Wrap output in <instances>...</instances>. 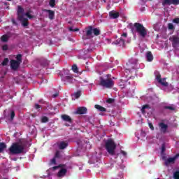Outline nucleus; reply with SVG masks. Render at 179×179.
I'll use <instances>...</instances> for the list:
<instances>
[{
	"instance_id": "1",
	"label": "nucleus",
	"mask_w": 179,
	"mask_h": 179,
	"mask_svg": "<svg viewBox=\"0 0 179 179\" xmlns=\"http://www.w3.org/2000/svg\"><path fill=\"white\" fill-rule=\"evenodd\" d=\"M114 80L111 78V74H106L99 78V85L105 89H113L114 87Z\"/></svg>"
},
{
	"instance_id": "2",
	"label": "nucleus",
	"mask_w": 179,
	"mask_h": 179,
	"mask_svg": "<svg viewBox=\"0 0 179 179\" xmlns=\"http://www.w3.org/2000/svg\"><path fill=\"white\" fill-rule=\"evenodd\" d=\"M134 27L135 29V31L138 33V36H141V37H143V38H145V37L148 36V29L145 28L143 24L139 22H135L134 24Z\"/></svg>"
},
{
	"instance_id": "3",
	"label": "nucleus",
	"mask_w": 179,
	"mask_h": 179,
	"mask_svg": "<svg viewBox=\"0 0 179 179\" xmlns=\"http://www.w3.org/2000/svg\"><path fill=\"white\" fill-rule=\"evenodd\" d=\"M24 150V146L19 144V143H13L9 148L11 155H20Z\"/></svg>"
},
{
	"instance_id": "4",
	"label": "nucleus",
	"mask_w": 179,
	"mask_h": 179,
	"mask_svg": "<svg viewBox=\"0 0 179 179\" xmlns=\"http://www.w3.org/2000/svg\"><path fill=\"white\" fill-rule=\"evenodd\" d=\"M105 148L110 156H114V155H115V148H117V145L114 143V141L112 139L107 140L105 144Z\"/></svg>"
},
{
	"instance_id": "5",
	"label": "nucleus",
	"mask_w": 179,
	"mask_h": 179,
	"mask_svg": "<svg viewBox=\"0 0 179 179\" xmlns=\"http://www.w3.org/2000/svg\"><path fill=\"white\" fill-rule=\"evenodd\" d=\"M86 35L83 36V38L87 39L94 34V36H100V29L98 28H94L92 26H89L85 28Z\"/></svg>"
},
{
	"instance_id": "6",
	"label": "nucleus",
	"mask_w": 179,
	"mask_h": 179,
	"mask_svg": "<svg viewBox=\"0 0 179 179\" xmlns=\"http://www.w3.org/2000/svg\"><path fill=\"white\" fill-rule=\"evenodd\" d=\"M129 71L132 69H138V59L131 58L129 59V62L127 64Z\"/></svg>"
},
{
	"instance_id": "7",
	"label": "nucleus",
	"mask_w": 179,
	"mask_h": 179,
	"mask_svg": "<svg viewBox=\"0 0 179 179\" xmlns=\"http://www.w3.org/2000/svg\"><path fill=\"white\" fill-rule=\"evenodd\" d=\"M17 16L18 20H22L24 16V9L22 7V6H17Z\"/></svg>"
},
{
	"instance_id": "8",
	"label": "nucleus",
	"mask_w": 179,
	"mask_h": 179,
	"mask_svg": "<svg viewBox=\"0 0 179 179\" xmlns=\"http://www.w3.org/2000/svg\"><path fill=\"white\" fill-rule=\"evenodd\" d=\"M169 40L172 43V46L173 48H176V47H178L179 45V37L177 36H172L171 38H169Z\"/></svg>"
},
{
	"instance_id": "9",
	"label": "nucleus",
	"mask_w": 179,
	"mask_h": 179,
	"mask_svg": "<svg viewBox=\"0 0 179 179\" xmlns=\"http://www.w3.org/2000/svg\"><path fill=\"white\" fill-rule=\"evenodd\" d=\"M10 64V68L13 69V71H17V69H19V67L20 66V62L15 59H11Z\"/></svg>"
},
{
	"instance_id": "10",
	"label": "nucleus",
	"mask_w": 179,
	"mask_h": 179,
	"mask_svg": "<svg viewBox=\"0 0 179 179\" xmlns=\"http://www.w3.org/2000/svg\"><path fill=\"white\" fill-rule=\"evenodd\" d=\"M178 157H179V154H176L173 157L168 158L165 161V166H169V164H173V163H176V160H177Z\"/></svg>"
},
{
	"instance_id": "11",
	"label": "nucleus",
	"mask_w": 179,
	"mask_h": 179,
	"mask_svg": "<svg viewBox=\"0 0 179 179\" xmlns=\"http://www.w3.org/2000/svg\"><path fill=\"white\" fill-rule=\"evenodd\" d=\"M62 80H64V82H67V83H73V82H75L73 76L71 73H69L67 76L63 77Z\"/></svg>"
},
{
	"instance_id": "12",
	"label": "nucleus",
	"mask_w": 179,
	"mask_h": 179,
	"mask_svg": "<svg viewBox=\"0 0 179 179\" xmlns=\"http://www.w3.org/2000/svg\"><path fill=\"white\" fill-rule=\"evenodd\" d=\"M159 131L162 134H166L167 129H169V125L166 124L164 122L159 123Z\"/></svg>"
},
{
	"instance_id": "13",
	"label": "nucleus",
	"mask_w": 179,
	"mask_h": 179,
	"mask_svg": "<svg viewBox=\"0 0 179 179\" xmlns=\"http://www.w3.org/2000/svg\"><path fill=\"white\" fill-rule=\"evenodd\" d=\"M13 35V34L8 32L7 34H4L1 37V41H2L3 43H8L9 38H10Z\"/></svg>"
},
{
	"instance_id": "14",
	"label": "nucleus",
	"mask_w": 179,
	"mask_h": 179,
	"mask_svg": "<svg viewBox=\"0 0 179 179\" xmlns=\"http://www.w3.org/2000/svg\"><path fill=\"white\" fill-rule=\"evenodd\" d=\"M43 12H46L47 13H48V18L50 19V20H54V17H55V11L52 10L44 9Z\"/></svg>"
},
{
	"instance_id": "15",
	"label": "nucleus",
	"mask_w": 179,
	"mask_h": 179,
	"mask_svg": "<svg viewBox=\"0 0 179 179\" xmlns=\"http://www.w3.org/2000/svg\"><path fill=\"white\" fill-rule=\"evenodd\" d=\"M87 113V108L85 106L78 107L76 110V114L83 115Z\"/></svg>"
},
{
	"instance_id": "16",
	"label": "nucleus",
	"mask_w": 179,
	"mask_h": 179,
	"mask_svg": "<svg viewBox=\"0 0 179 179\" xmlns=\"http://www.w3.org/2000/svg\"><path fill=\"white\" fill-rule=\"evenodd\" d=\"M109 16L111 19H118L120 17V13L112 10L109 12Z\"/></svg>"
},
{
	"instance_id": "17",
	"label": "nucleus",
	"mask_w": 179,
	"mask_h": 179,
	"mask_svg": "<svg viewBox=\"0 0 179 179\" xmlns=\"http://www.w3.org/2000/svg\"><path fill=\"white\" fill-rule=\"evenodd\" d=\"M61 117L63 121H65L66 122H69V124H72V118H71V116L68 115H62Z\"/></svg>"
},
{
	"instance_id": "18",
	"label": "nucleus",
	"mask_w": 179,
	"mask_h": 179,
	"mask_svg": "<svg viewBox=\"0 0 179 179\" xmlns=\"http://www.w3.org/2000/svg\"><path fill=\"white\" fill-rule=\"evenodd\" d=\"M67 170L66 169H62L61 170L59 171L57 173V177L61 178V177H65L67 173Z\"/></svg>"
},
{
	"instance_id": "19",
	"label": "nucleus",
	"mask_w": 179,
	"mask_h": 179,
	"mask_svg": "<svg viewBox=\"0 0 179 179\" xmlns=\"http://www.w3.org/2000/svg\"><path fill=\"white\" fill-rule=\"evenodd\" d=\"M20 22H21L22 25L24 27H27V26H29V20L27 18H24V16L22 17V20H18Z\"/></svg>"
},
{
	"instance_id": "20",
	"label": "nucleus",
	"mask_w": 179,
	"mask_h": 179,
	"mask_svg": "<svg viewBox=\"0 0 179 179\" xmlns=\"http://www.w3.org/2000/svg\"><path fill=\"white\" fill-rule=\"evenodd\" d=\"M146 58L148 62H152V61H153V55H152V52L150 51L147 52Z\"/></svg>"
},
{
	"instance_id": "21",
	"label": "nucleus",
	"mask_w": 179,
	"mask_h": 179,
	"mask_svg": "<svg viewBox=\"0 0 179 179\" xmlns=\"http://www.w3.org/2000/svg\"><path fill=\"white\" fill-rule=\"evenodd\" d=\"M68 148V143L62 141L59 145V148L63 150L64 149H66Z\"/></svg>"
},
{
	"instance_id": "22",
	"label": "nucleus",
	"mask_w": 179,
	"mask_h": 179,
	"mask_svg": "<svg viewBox=\"0 0 179 179\" xmlns=\"http://www.w3.org/2000/svg\"><path fill=\"white\" fill-rule=\"evenodd\" d=\"M164 110H169V111H176V107L174 105L171 106H164Z\"/></svg>"
},
{
	"instance_id": "23",
	"label": "nucleus",
	"mask_w": 179,
	"mask_h": 179,
	"mask_svg": "<svg viewBox=\"0 0 179 179\" xmlns=\"http://www.w3.org/2000/svg\"><path fill=\"white\" fill-rule=\"evenodd\" d=\"M95 108H96V110H98L99 111H101L102 113L107 111V109H106V108L100 105H95Z\"/></svg>"
},
{
	"instance_id": "24",
	"label": "nucleus",
	"mask_w": 179,
	"mask_h": 179,
	"mask_svg": "<svg viewBox=\"0 0 179 179\" xmlns=\"http://www.w3.org/2000/svg\"><path fill=\"white\" fill-rule=\"evenodd\" d=\"M166 5H168V6L173 5V1L172 0H163L162 6H166Z\"/></svg>"
},
{
	"instance_id": "25",
	"label": "nucleus",
	"mask_w": 179,
	"mask_h": 179,
	"mask_svg": "<svg viewBox=\"0 0 179 179\" xmlns=\"http://www.w3.org/2000/svg\"><path fill=\"white\" fill-rule=\"evenodd\" d=\"M41 65H42V66H48V65H50V62L44 59L41 61Z\"/></svg>"
},
{
	"instance_id": "26",
	"label": "nucleus",
	"mask_w": 179,
	"mask_h": 179,
	"mask_svg": "<svg viewBox=\"0 0 179 179\" xmlns=\"http://www.w3.org/2000/svg\"><path fill=\"white\" fill-rule=\"evenodd\" d=\"M7 145L5 143H0V153H3V150L6 149Z\"/></svg>"
},
{
	"instance_id": "27",
	"label": "nucleus",
	"mask_w": 179,
	"mask_h": 179,
	"mask_svg": "<svg viewBox=\"0 0 179 179\" xmlns=\"http://www.w3.org/2000/svg\"><path fill=\"white\" fill-rule=\"evenodd\" d=\"M155 75L156 76L157 82H162V75H160V73H159V71H155Z\"/></svg>"
},
{
	"instance_id": "28",
	"label": "nucleus",
	"mask_w": 179,
	"mask_h": 179,
	"mask_svg": "<svg viewBox=\"0 0 179 179\" xmlns=\"http://www.w3.org/2000/svg\"><path fill=\"white\" fill-rule=\"evenodd\" d=\"M115 44L118 45V44H122V45H124L125 44V40L120 38L117 39L115 41Z\"/></svg>"
},
{
	"instance_id": "29",
	"label": "nucleus",
	"mask_w": 179,
	"mask_h": 179,
	"mask_svg": "<svg viewBox=\"0 0 179 179\" xmlns=\"http://www.w3.org/2000/svg\"><path fill=\"white\" fill-rule=\"evenodd\" d=\"M158 83H160L162 86H165L166 87L169 86V83L166 81V78H163L161 80V82H158Z\"/></svg>"
},
{
	"instance_id": "30",
	"label": "nucleus",
	"mask_w": 179,
	"mask_h": 179,
	"mask_svg": "<svg viewBox=\"0 0 179 179\" xmlns=\"http://www.w3.org/2000/svg\"><path fill=\"white\" fill-rule=\"evenodd\" d=\"M81 93H82V92L80 90L77 91L76 92H75L73 94V96H74L75 99H79V97H80V96H81Z\"/></svg>"
},
{
	"instance_id": "31",
	"label": "nucleus",
	"mask_w": 179,
	"mask_h": 179,
	"mask_svg": "<svg viewBox=\"0 0 179 179\" xmlns=\"http://www.w3.org/2000/svg\"><path fill=\"white\" fill-rule=\"evenodd\" d=\"M72 71L75 73H78V72H79L78 69V66L76 64H73L72 66Z\"/></svg>"
},
{
	"instance_id": "32",
	"label": "nucleus",
	"mask_w": 179,
	"mask_h": 179,
	"mask_svg": "<svg viewBox=\"0 0 179 179\" xmlns=\"http://www.w3.org/2000/svg\"><path fill=\"white\" fill-rule=\"evenodd\" d=\"M146 108H150L149 105H144L142 108H141V113L142 114H145L146 112L145 111V110H146Z\"/></svg>"
},
{
	"instance_id": "33",
	"label": "nucleus",
	"mask_w": 179,
	"mask_h": 179,
	"mask_svg": "<svg viewBox=\"0 0 179 179\" xmlns=\"http://www.w3.org/2000/svg\"><path fill=\"white\" fill-rule=\"evenodd\" d=\"M16 59H17L16 60L17 62H20V64H22V55L20 54L17 55Z\"/></svg>"
},
{
	"instance_id": "34",
	"label": "nucleus",
	"mask_w": 179,
	"mask_h": 179,
	"mask_svg": "<svg viewBox=\"0 0 179 179\" xmlns=\"http://www.w3.org/2000/svg\"><path fill=\"white\" fill-rule=\"evenodd\" d=\"M8 62H9V59L5 58V59H3V61L2 62V63H1V65H2L3 66H6V65H8Z\"/></svg>"
},
{
	"instance_id": "35",
	"label": "nucleus",
	"mask_w": 179,
	"mask_h": 179,
	"mask_svg": "<svg viewBox=\"0 0 179 179\" xmlns=\"http://www.w3.org/2000/svg\"><path fill=\"white\" fill-rule=\"evenodd\" d=\"M55 1L56 0H50L49 5L51 8H55Z\"/></svg>"
},
{
	"instance_id": "36",
	"label": "nucleus",
	"mask_w": 179,
	"mask_h": 179,
	"mask_svg": "<svg viewBox=\"0 0 179 179\" xmlns=\"http://www.w3.org/2000/svg\"><path fill=\"white\" fill-rule=\"evenodd\" d=\"M48 121H49V119H48V117H46V116H43V117H42V118H41V122L42 123H45V122H48Z\"/></svg>"
},
{
	"instance_id": "37",
	"label": "nucleus",
	"mask_w": 179,
	"mask_h": 179,
	"mask_svg": "<svg viewBox=\"0 0 179 179\" xmlns=\"http://www.w3.org/2000/svg\"><path fill=\"white\" fill-rule=\"evenodd\" d=\"M30 12H31V11L27 12V13L24 14V15L27 16L29 19H34V15H30Z\"/></svg>"
},
{
	"instance_id": "38",
	"label": "nucleus",
	"mask_w": 179,
	"mask_h": 179,
	"mask_svg": "<svg viewBox=\"0 0 179 179\" xmlns=\"http://www.w3.org/2000/svg\"><path fill=\"white\" fill-rule=\"evenodd\" d=\"M114 101H115V99H114L113 98H109L106 100V103H108V104H113V103H114Z\"/></svg>"
},
{
	"instance_id": "39",
	"label": "nucleus",
	"mask_w": 179,
	"mask_h": 179,
	"mask_svg": "<svg viewBox=\"0 0 179 179\" xmlns=\"http://www.w3.org/2000/svg\"><path fill=\"white\" fill-rule=\"evenodd\" d=\"M173 178L179 179V171H176L173 173Z\"/></svg>"
},
{
	"instance_id": "40",
	"label": "nucleus",
	"mask_w": 179,
	"mask_h": 179,
	"mask_svg": "<svg viewBox=\"0 0 179 179\" xmlns=\"http://www.w3.org/2000/svg\"><path fill=\"white\" fill-rule=\"evenodd\" d=\"M169 30H174V25L171 23L168 24Z\"/></svg>"
},
{
	"instance_id": "41",
	"label": "nucleus",
	"mask_w": 179,
	"mask_h": 179,
	"mask_svg": "<svg viewBox=\"0 0 179 179\" xmlns=\"http://www.w3.org/2000/svg\"><path fill=\"white\" fill-rule=\"evenodd\" d=\"M61 157V154L59 153V151H57L55 155V159H59Z\"/></svg>"
},
{
	"instance_id": "42",
	"label": "nucleus",
	"mask_w": 179,
	"mask_h": 179,
	"mask_svg": "<svg viewBox=\"0 0 179 179\" xmlns=\"http://www.w3.org/2000/svg\"><path fill=\"white\" fill-rule=\"evenodd\" d=\"M149 128L151 129V131H155V127H153V124L151 122L148 123Z\"/></svg>"
},
{
	"instance_id": "43",
	"label": "nucleus",
	"mask_w": 179,
	"mask_h": 179,
	"mask_svg": "<svg viewBox=\"0 0 179 179\" xmlns=\"http://www.w3.org/2000/svg\"><path fill=\"white\" fill-rule=\"evenodd\" d=\"M172 5H179V0H172Z\"/></svg>"
},
{
	"instance_id": "44",
	"label": "nucleus",
	"mask_w": 179,
	"mask_h": 179,
	"mask_svg": "<svg viewBox=\"0 0 179 179\" xmlns=\"http://www.w3.org/2000/svg\"><path fill=\"white\" fill-rule=\"evenodd\" d=\"M173 23H176V24H179V17L174 18L173 20Z\"/></svg>"
},
{
	"instance_id": "45",
	"label": "nucleus",
	"mask_w": 179,
	"mask_h": 179,
	"mask_svg": "<svg viewBox=\"0 0 179 179\" xmlns=\"http://www.w3.org/2000/svg\"><path fill=\"white\" fill-rule=\"evenodd\" d=\"M8 45H3L2 46L3 51H8Z\"/></svg>"
},
{
	"instance_id": "46",
	"label": "nucleus",
	"mask_w": 179,
	"mask_h": 179,
	"mask_svg": "<svg viewBox=\"0 0 179 179\" xmlns=\"http://www.w3.org/2000/svg\"><path fill=\"white\" fill-rule=\"evenodd\" d=\"M34 108L36 110H38V109L41 108V106L38 105V103H36L34 106Z\"/></svg>"
},
{
	"instance_id": "47",
	"label": "nucleus",
	"mask_w": 179,
	"mask_h": 179,
	"mask_svg": "<svg viewBox=\"0 0 179 179\" xmlns=\"http://www.w3.org/2000/svg\"><path fill=\"white\" fill-rule=\"evenodd\" d=\"M51 164H57V159H55V157L51 159Z\"/></svg>"
},
{
	"instance_id": "48",
	"label": "nucleus",
	"mask_w": 179,
	"mask_h": 179,
	"mask_svg": "<svg viewBox=\"0 0 179 179\" xmlns=\"http://www.w3.org/2000/svg\"><path fill=\"white\" fill-rule=\"evenodd\" d=\"M11 22L13 24H15V26H17V22H16V20L15 19H12Z\"/></svg>"
},
{
	"instance_id": "49",
	"label": "nucleus",
	"mask_w": 179,
	"mask_h": 179,
	"mask_svg": "<svg viewBox=\"0 0 179 179\" xmlns=\"http://www.w3.org/2000/svg\"><path fill=\"white\" fill-rule=\"evenodd\" d=\"M10 118H11V120H13V118H15V112L14 111L11 112Z\"/></svg>"
},
{
	"instance_id": "50",
	"label": "nucleus",
	"mask_w": 179,
	"mask_h": 179,
	"mask_svg": "<svg viewBox=\"0 0 179 179\" xmlns=\"http://www.w3.org/2000/svg\"><path fill=\"white\" fill-rule=\"evenodd\" d=\"M59 167H62V165H59V166H53L52 169L53 170H57V169H59Z\"/></svg>"
},
{
	"instance_id": "51",
	"label": "nucleus",
	"mask_w": 179,
	"mask_h": 179,
	"mask_svg": "<svg viewBox=\"0 0 179 179\" xmlns=\"http://www.w3.org/2000/svg\"><path fill=\"white\" fill-rule=\"evenodd\" d=\"M120 153H122V155H123L124 156H127V152H125L124 150H121Z\"/></svg>"
},
{
	"instance_id": "52",
	"label": "nucleus",
	"mask_w": 179,
	"mask_h": 179,
	"mask_svg": "<svg viewBox=\"0 0 179 179\" xmlns=\"http://www.w3.org/2000/svg\"><path fill=\"white\" fill-rule=\"evenodd\" d=\"M38 101L41 104H45V101H44V100H43V99H40Z\"/></svg>"
},
{
	"instance_id": "53",
	"label": "nucleus",
	"mask_w": 179,
	"mask_h": 179,
	"mask_svg": "<svg viewBox=\"0 0 179 179\" xmlns=\"http://www.w3.org/2000/svg\"><path fill=\"white\" fill-rule=\"evenodd\" d=\"M166 150V147L164 145H162V152H164Z\"/></svg>"
},
{
	"instance_id": "54",
	"label": "nucleus",
	"mask_w": 179,
	"mask_h": 179,
	"mask_svg": "<svg viewBox=\"0 0 179 179\" xmlns=\"http://www.w3.org/2000/svg\"><path fill=\"white\" fill-rule=\"evenodd\" d=\"M128 36V34H127V33H123L122 34V37H127Z\"/></svg>"
},
{
	"instance_id": "55",
	"label": "nucleus",
	"mask_w": 179,
	"mask_h": 179,
	"mask_svg": "<svg viewBox=\"0 0 179 179\" xmlns=\"http://www.w3.org/2000/svg\"><path fill=\"white\" fill-rule=\"evenodd\" d=\"M69 31H73V28H72V27H70L69 28Z\"/></svg>"
},
{
	"instance_id": "56",
	"label": "nucleus",
	"mask_w": 179,
	"mask_h": 179,
	"mask_svg": "<svg viewBox=\"0 0 179 179\" xmlns=\"http://www.w3.org/2000/svg\"><path fill=\"white\" fill-rule=\"evenodd\" d=\"M73 31H79V28H76L73 29Z\"/></svg>"
},
{
	"instance_id": "57",
	"label": "nucleus",
	"mask_w": 179,
	"mask_h": 179,
	"mask_svg": "<svg viewBox=\"0 0 179 179\" xmlns=\"http://www.w3.org/2000/svg\"><path fill=\"white\" fill-rule=\"evenodd\" d=\"M53 97H58V93H56L53 95Z\"/></svg>"
},
{
	"instance_id": "58",
	"label": "nucleus",
	"mask_w": 179,
	"mask_h": 179,
	"mask_svg": "<svg viewBox=\"0 0 179 179\" xmlns=\"http://www.w3.org/2000/svg\"><path fill=\"white\" fill-rule=\"evenodd\" d=\"M4 5L7 6L8 5V2H4Z\"/></svg>"
},
{
	"instance_id": "59",
	"label": "nucleus",
	"mask_w": 179,
	"mask_h": 179,
	"mask_svg": "<svg viewBox=\"0 0 179 179\" xmlns=\"http://www.w3.org/2000/svg\"><path fill=\"white\" fill-rule=\"evenodd\" d=\"M7 1H10V0H7Z\"/></svg>"
}]
</instances>
